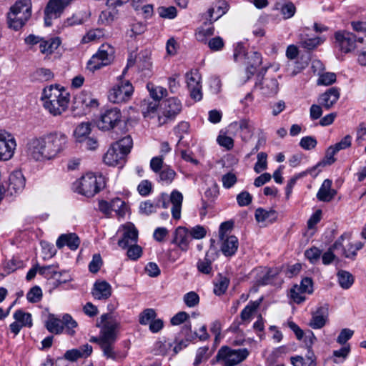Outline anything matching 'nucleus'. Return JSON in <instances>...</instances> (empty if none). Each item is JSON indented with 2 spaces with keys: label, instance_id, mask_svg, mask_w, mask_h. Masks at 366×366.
Returning a JSON list of instances; mask_svg holds the SVG:
<instances>
[{
  "label": "nucleus",
  "instance_id": "1",
  "mask_svg": "<svg viewBox=\"0 0 366 366\" xmlns=\"http://www.w3.org/2000/svg\"><path fill=\"white\" fill-rule=\"evenodd\" d=\"M41 99L44 108L54 116L61 114L68 108L69 94L65 89L51 85L44 89Z\"/></svg>",
  "mask_w": 366,
  "mask_h": 366
},
{
  "label": "nucleus",
  "instance_id": "2",
  "mask_svg": "<svg viewBox=\"0 0 366 366\" xmlns=\"http://www.w3.org/2000/svg\"><path fill=\"white\" fill-rule=\"evenodd\" d=\"M105 187L104 178L102 175L97 176L88 173L74 183V189L79 194L92 197Z\"/></svg>",
  "mask_w": 366,
  "mask_h": 366
},
{
  "label": "nucleus",
  "instance_id": "3",
  "mask_svg": "<svg viewBox=\"0 0 366 366\" xmlns=\"http://www.w3.org/2000/svg\"><path fill=\"white\" fill-rule=\"evenodd\" d=\"M44 144V156L46 160L56 157L67 147L68 137L60 132L50 133L42 137Z\"/></svg>",
  "mask_w": 366,
  "mask_h": 366
},
{
  "label": "nucleus",
  "instance_id": "4",
  "mask_svg": "<svg viewBox=\"0 0 366 366\" xmlns=\"http://www.w3.org/2000/svg\"><path fill=\"white\" fill-rule=\"evenodd\" d=\"M157 208L167 209L169 207L170 203L172 204V215L174 219H179L181 217V209L183 202L182 194L177 191L173 190L169 197L166 193H162L155 199Z\"/></svg>",
  "mask_w": 366,
  "mask_h": 366
},
{
  "label": "nucleus",
  "instance_id": "5",
  "mask_svg": "<svg viewBox=\"0 0 366 366\" xmlns=\"http://www.w3.org/2000/svg\"><path fill=\"white\" fill-rule=\"evenodd\" d=\"M247 348L234 350L228 346H222L217 352L216 359L222 361L224 366H235L243 362L249 355Z\"/></svg>",
  "mask_w": 366,
  "mask_h": 366
},
{
  "label": "nucleus",
  "instance_id": "6",
  "mask_svg": "<svg viewBox=\"0 0 366 366\" xmlns=\"http://www.w3.org/2000/svg\"><path fill=\"white\" fill-rule=\"evenodd\" d=\"M122 114L118 107L106 108L102 110L97 125L102 131H109L122 122Z\"/></svg>",
  "mask_w": 366,
  "mask_h": 366
},
{
  "label": "nucleus",
  "instance_id": "7",
  "mask_svg": "<svg viewBox=\"0 0 366 366\" xmlns=\"http://www.w3.org/2000/svg\"><path fill=\"white\" fill-rule=\"evenodd\" d=\"M113 47L109 44H102L98 51L89 60L87 69L91 71H94L109 64L113 59Z\"/></svg>",
  "mask_w": 366,
  "mask_h": 366
},
{
  "label": "nucleus",
  "instance_id": "8",
  "mask_svg": "<svg viewBox=\"0 0 366 366\" xmlns=\"http://www.w3.org/2000/svg\"><path fill=\"white\" fill-rule=\"evenodd\" d=\"M133 92L134 87L129 81H122L109 90L108 99L114 104L125 103L131 99Z\"/></svg>",
  "mask_w": 366,
  "mask_h": 366
},
{
  "label": "nucleus",
  "instance_id": "9",
  "mask_svg": "<svg viewBox=\"0 0 366 366\" xmlns=\"http://www.w3.org/2000/svg\"><path fill=\"white\" fill-rule=\"evenodd\" d=\"M99 323L97 324V327L100 328L99 336L92 337L91 342L97 343L99 347L102 344V340L105 332H112L113 330H119L120 327V321L117 317L112 312L103 314L101 317Z\"/></svg>",
  "mask_w": 366,
  "mask_h": 366
},
{
  "label": "nucleus",
  "instance_id": "10",
  "mask_svg": "<svg viewBox=\"0 0 366 366\" xmlns=\"http://www.w3.org/2000/svg\"><path fill=\"white\" fill-rule=\"evenodd\" d=\"M161 115L159 121L161 124L173 120L182 110V104L179 99L172 97L165 99L161 104Z\"/></svg>",
  "mask_w": 366,
  "mask_h": 366
},
{
  "label": "nucleus",
  "instance_id": "11",
  "mask_svg": "<svg viewBox=\"0 0 366 366\" xmlns=\"http://www.w3.org/2000/svg\"><path fill=\"white\" fill-rule=\"evenodd\" d=\"M72 0H49L47 3L44 13V24L46 26L52 24V19L60 17L64 9Z\"/></svg>",
  "mask_w": 366,
  "mask_h": 366
},
{
  "label": "nucleus",
  "instance_id": "12",
  "mask_svg": "<svg viewBox=\"0 0 366 366\" xmlns=\"http://www.w3.org/2000/svg\"><path fill=\"white\" fill-rule=\"evenodd\" d=\"M16 147L14 137L9 132L0 130V160L10 159L14 155Z\"/></svg>",
  "mask_w": 366,
  "mask_h": 366
},
{
  "label": "nucleus",
  "instance_id": "13",
  "mask_svg": "<svg viewBox=\"0 0 366 366\" xmlns=\"http://www.w3.org/2000/svg\"><path fill=\"white\" fill-rule=\"evenodd\" d=\"M335 44L344 53H349L356 46V36L346 31H339L335 34Z\"/></svg>",
  "mask_w": 366,
  "mask_h": 366
},
{
  "label": "nucleus",
  "instance_id": "14",
  "mask_svg": "<svg viewBox=\"0 0 366 366\" xmlns=\"http://www.w3.org/2000/svg\"><path fill=\"white\" fill-rule=\"evenodd\" d=\"M44 144L41 137H33L28 140L26 146V152L29 157L35 161L46 160L44 156Z\"/></svg>",
  "mask_w": 366,
  "mask_h": 366
},
{
  "label": "nucleus",
  "instance_id": "15",
  "mask_svg": "<svg viewBox=\"0 0 366 366\" xmlns=\"http://www.w3.org/2000/svg\"><path fill=\"white\" fill-rule=\"evenodd\" d=\"M313 292V282L311 278L305 277L300 285H295L290 290L291 298L297 304L305 300L304 293L312 294Z\"/></svg>",
  "mask_w": 366,
  "mask_h": 366
},
{
  "label": "nucleus",
  "instance_id": "16",
  "mask_svg": "<svg viewBox=\"0 0 366 366\" xmlns=\"http://www.w3.org/2000/svg\"><path fill=\"white\" fill-rule=\"evenodd\" d=\"M98 107V100L94 98L88 92L83 91L79 94H76L74 98V109H81L84 111L86 109L97 108Z\"/></svg>",
  "mask_w": 366,
  "mask_h": 366
},
{
  "label": "nucleus",
  "instance_id": "17",
  "mask_svg": "<svg viewBox=\"0 0 366 366\" xmlns=\"http://www.w3.org/2000/svg\"><path fill=\"white\" fill-rule=\"evenodd\" d=\"M118 330H113L112 332H104L100 348L103 354L107 358L116 359V353L114 351V344L117 340Z\"/></svg>",
  "mask_w": 366,
  "mask_h": 366
},
{
  "label": "nucleus",
  "instance_id": "18",
  "mask_svg": "<svg viewBox=\"0 0 366 366\" xmlns=\"http://www.w3.org/2000/svg\"><path fill=\"white\" fill-rule=\"evenodd\" d=\"M39 267V274L44 276L47 279H55L58 284L66 283L69 280V277L67 278H63L62 277L66 274V271H59V266L56 264H51L46 266H39L37 264Z\"/></svg>",
  "mask_w": 366,
  "mask_h": 366
},
{
  "label": "nucleus",
  "instance_id": "19",
  "mask_svg": "<svg viewBox=\"0 0 366 366\" xmlns=\"http://www.w3.org/2000/svg\"><path fill=\"white\" fill-rule=\"evenodd\" d=\"M126 157L122 152L112 145L104 156V162L109 166L122 167L125 163Z\"/></svg>",
  "mask_w": 366,
  "mask_h": 366
},
{
  "label": "nucleus",
  "instance_id": "20",
  "mask_svg": "<svg viewBox=\"0 0 366 366\" xmlns=\"http://www.w3.org/2000/svg\"><path fill=\"white\" fill-rule=\"evenodd\" d=\"M229 9L227 2L224 0H219L214 2L208 9L206 14V19L210 21V24L216 21L223 16Z\"/></svg>",
  "mask_w": 366,
  "mask_h": 366
},
{
  "label": "nucleus",
  "instance_id": "21",
  "mask_svg": "<svg viewBox=\"0 0 366 366\" xmlns=\"http://www.w3.org/2000/svg\"><path fill=\"white\" fill-rule=\"evenodd\" d=\"M9 183L7 192L11 194L21 192L25 187L26 179L21 171H14L9 179Z\"/></svg>",
  "mask_w": 366,
  "mask_h": 366
},
{
  "label": "nucleus",
  "instance_id": "22",
  "mask_svg": "<svg viewBox=\"0 0 366 366\" xmlns=\"http://www.w3.org/2000/svg\"><path fill=\"white\" fill-rule=\"evenodd\" d=\"M191 237L187 228L178 227L174 232L172 244H176L182 251H187L191 241Z\"/></svg>",
  "mask_w": 366,
  "mask_h": 366
},
{
  "label": "nucleus",
  "instance_id": "23",
  "mask_svg": "<svg viewBox=\"0 0 366 366\" xmlns=\"http://www.w3.org/2000/svg\"><path fill=\"white\" fill-rule=\"evenodd\" d=\"M328 319V305H325L320 307L317 310L312 312V317L310 322V326L313 329H320L323 327Z\"/></svg>",
  "mask_w": 366,
  "mask_h": 366
},
{
  "label": "nucleus",
  "instance_id": "24",
  "mask_svg": "<svg viewBox=\"0 0 366 366\" xmlns=\"http://www.w3.org/2000/svg\"><path fill=\"white\" fill-rule=\"evenodd\" d=\"M340 89L337 87H331L319 97V103L326 109H330L340 98Z\"/></svg>",
  "mask_w": 366,
  "mask_h": 366
},
{
  "label": "nucleus",
  "instance_id": "25",
  "mask_svg": "<svg viewBox=\"0 0 366 366\" xmlns=\"http://www.w3.org/2000/svg\"><path fill=\"white\" fill-rule=\"evenodd\" d=\"M138 240V230L134 225L124 227L122 239L118 241V245L122 249L127 248L132 244H136Z\"/></svg>",
  "mask_w": 366,
  "mask_h": 366
},
{
  "label": "nucleus",
  "instance_id": "26",
  "mask_svg": "<svg viewBox=\"0 0 366 366\" xmlns=\"http://www.w3.org/2000/svg\"><path fill=\"white\" fill-rule=\"evenodd\" d=\"M92 294L96 300H107L112 295L111 285L106 281H97L94 285Z\"/></svg>",
  "mask_w": 366,
  "mask_h": 366
},
{
  "label": "nucleus",
  "instance_id": "27",
  "mask_svg": "<svg viewBox=\"0 0 366 366\" xmlns=\"http://www.w3.org/2000/svg\"><path fill=\"white\" fill-rule=\"evenodd\" d=\"M80 244V239L75 233H69L61 234L56 240V244L59 249H61L65 245L70 249L76 250Z\"/></svg>",
  "mask_w": 366,
  "mask_h": 366
},
{
  "label": "nucleus",
  "instance_id": "28",
  "mask_svg": "<svg viewBox=\"0 0 366 366\" xmlns=\"http://www.w3.org/2000/svg\"><path fill=\"white\" fill-rule=\"evenodd\" d=\"M332 181L329 179H325L319 189L317 198L320 201L330 202L336 195L337 192L331 188Z\"/></svg>",
  "mask_w": 366,
  "mask_h": 366
},
{
  "label": "nucleus",
  "instance_id": "29",
  "mask_svg": "<svg viewBox=\"0 0 366 366\" xmlns=\"http://www.w3.org/2000/svg\"><path fill=\"white\" fill-rule=\"evenodd\" d=\"M221 240L222 242L221 245V251L223 254L226 257L233 256L238 249V239L235 236L231 235L226 237L224 238V239Z\"/></svg>",
  "mask_w": 366,
  "mask_h": 366
},
{
  "label": "nucleus",
  "instance_id": "30",
  "mask_svg": "<svg viewBox=\"0 0 366 366\" xmlns=\"http://www.w3.org/2000/svg\"><path fill=\"white\" fill-rule=\"evenodd\" d=\"M31 16H26L24 14L16 13L10 11L8 13L9 26L15 31L20 29Z\"/></svg>",
  "mask_w": 366,
  "mask_h": 366
},
{
  "label": "nucleus",
  "instance_id": "31",
  "mask_svg": "<svg viewBox=\"0 0 366 366\" xmlns=\"http://www.w3.org/2000/svg\"><path fill=\"white\" fill-rule=\"evenodd\" d=\"M254 216L255 219L258 222H267L269 223H273L277 219L278 214L274 209L266 210L259 207L255 210Z\"/></svg>",
  "mask_w": 366,
  "mask_h": 366
},
{
  "label": "nucleus",
  "instance_id": "32",
  "mask_svg": "<svg viewBox=\"0 0 366 366\" xmlns=\"http://www.w3.org/2000/svg\"><path fill=\"white\" fill-rule=\"evenodd\" d=\"M262 94L267 97L276 94L278 92V82L277 79L266 78L260 83Z\"/></svg>",
  "mask_w": 366,
  "mask_h": 366
},
{
  "label": "nucleus",
  "instance_id": "33",
  "mask_svg": "<svg viewBox=\"0 0 366 366\" xmlns=\"http://www.w3.org/2000/svg\"><path fill=\"white\" fill-rule=\"evenodd\" d=\"M214 28L212 24H210V21L206 19L204 25L198 29L196 33V39L197 41L206 44L207 38L214 35Z\"/></svg>",
  "mask_w": 366,
  "mask_h": 366
},
{
  "label": "nucleus",
  "instance_id": "34",
  "mask_svg": "<svg viewBox=\"0 0 366 366\" xmlns=\"http://www.w3.org/2000/svg\"><path fill=\"white\" fill-rule=\"evenodd\" d=\"M61 42L59 37L51 38L47 41L43 40L39 44L40 51L42 54H51L58 49Z\"/></svg>",
  "mask_w": 366,
  "mask_h": 366
},
{
  "label": "nucleus",
  "instance_id": "35",
  "mask_svg": "<svg viewBox=\"0 0 366 366\" xmlns=\"http://www.w3.org/2000/svg\"><path fill=\"white\" fill-rule=\"evenodd\" d=\"M346 234H342L335 242V243L330 247L333 252L337 251L340 252V254L342 256H344L346 258L354 259L356 257V252L353 251L351 253H348L347 249L343 247L342 242L346 237Z\"/></svg>",
  "mask_w": 366,
  "mask_h": 366
},
{
  "label": "nucleus",
  "instance_id": "36",
  "mask_svg": "<svg viewBox=\"0 0 366 366\" xmlns=\"http://www.w3.org/2000/svg\"><path fill=\"white\" fill-rule=\"evenodd\" d=\"M10 11L24 14L26 16H31V0H19L10 9Z\"/></svg>",
  "mask_w": 366,
  "mask_h": 366
},
{
  "label": "nucleus",
  "instance_id": "37",
  "mask_svg": "<svg viewBox=\"0 0 366 366\" xmlns=\"http://www.w3.org/2000/svg\"><path fill=\"white\" fill-rule=\"evenodd\" d=\"M46 329L51 333L61 334L63 329L62 320L54 317V315H50L49 320L46 322Z\"/></svg>",
  "mask_w": 366,
  "mask_h": 366
},
{
  "label": "nucleus",
  "instance_id": "38",
  "mask_svg": "<svg viewBox=\"0 0 366 366\" xmlns=\"http://www.w3.org/2000/svg\"><path fill=\"white\" fill-rule=\"evenodd\" d=\"M245 59H248L247 63L250 66L247 67V72L252 75L256 68L262 64V56L259 52L253 51L250 54V55L247 54V56H246Z\"/></svg>",
  "mask_w": 366,
  "mask_h": 366
},
{
  "label": "nucleus",
  "instance_id": "39",
  "mask_svg": "<svg viewBox=\"0 0 366 366\" xmlns=\"http://www.w3.org/2000/svg\"><path fill=\"white\" fill-rule=\"evenodd\" d=\"M262 298L256 301H250L249 304L242 310L240 317L243 321L249 320L253 312L259 307Z\"/></svg>",
  "mask_w": 366,
  "mask_h": 366
},
{
  "label": "nucleus",
  "instance_id": "40",
  "mask_svg": "<svg viewBox=\"0 0 366 366\" xmlns=\"http://www.w3.org/2000/svg\"><path fill=\"white\" fill-rule=\"evenodd\" d=\"M338 282L343 289H349L354 283L353 275L347 271L340 270L337 272Z\"/></svg>",
  "mask_w": 366,
  "mask_h": 366
},
{
  "label": "nucleus",
  "instance_id": "41",
  "mask_svg": "<svg viewBox=\"0 0 366 366\" xmlns=\"http://www.w3.org/2000/svg\"><path fill=\"white\" fill-rule=\"evenodd\" d=\"M197 268L199 272L204 274L212 273V261L209 258L208 253H206L203 259H199L197 262Z\"/></svg>",
  "mask_w": 366,
  "mask_h": 366
},
{
  "label": "nucleus",
  "instance_id": "42",
  "mask_svg": "<svg viewBox=\"0 0 366 366\" xmlns=\"http://www.w3.org/2000/svg\"><path fill=\"white\" fill-rule=\"evenodd\" d=\"M117 149L122 152L126 156L130 152L133 146V140L129 135H127L114 143Z\"/></svg>",
  "mask_w": 366,
  "mask_h": 366
},
{
  "label": "nucleus",
  "instance_id": "43",
  "mask_svg": "<svg viewBox=\"0 0 366 366\" xmlns=\"http://www.w3.org/2000/svg\"><path fill=\"white\" fill-rule=\"evenodd\" d=\"M14 318L22 327H31L32 326L31 315L29 312H25L21 310H17L14 313Z\"/></svg>",
  "mask_w": 366,
  "mask_h": 366
},
{
  "label": "nucleus",
  "instance_id": "44",
  "mask_svg": "<svg viewBox=\"0 0 366 366\" xmlns=\"http://www.w3.org/2000/svg\"><path fill=\"white\" fill-rule=\"evenodd\" d=\"M300 46L308 50H312L321 44V40L318 37L306 38L304 34H300Z\"/></svg>",
  "mask_w": 366,
  "mask_h": 366
},
{
  "label": "nucleus",
  "instance_id": "45",
  "mask_svg": "<svg viewBox=\"0 0 366 366\" xmlns=\"http://www.w3.org/2000/svg\"><path fill=\"white\" fill-rule=\"evenodd\" d=\"M63 329H66V332L68 335L72 336L75 334L74 330L77 327V322L72 318L69 314H65L62 317Z\"/></svg>",
  "mask_w": 366,
  "mask_h": 366
},
{
  "label": "nucleus",
  "instance_id": "46",
  "mask_svg": "<svg viewBox=\"0 0 366 366\" xmlns=\"http://www.w3.org/2000/svg\"><path fill=\"white\" fill-rule=\"evenodd\" d=\"M149 94L154 102H158L164 96H166L167 91L162 86L154 87L151 84H147Z\"/></svg>",
  "mask_w": 366,
  "mask_h": 366
},
{
  "label": "nucleus",
  "instance_id": "47",
  "mask_svg": "<svg viewBox=\"0 0 366 366\" xmlns=\"http://www.w3.org/2000/svg\"><path fill=\"white\" fill-rule=\"evenodd\" d=\"M90 132L91 124L89 122H82L76 127L74 131V135L77 141L79 142V139L87 137V135L89 134Z\"/></svg>",
  "mask_w": 366,
  "mask_h": 366
},
{
  "label": "nucleus",
  "instance_id": "48",
  "mask_svg": "<svg viewBox=\"0 0 366 366\" xmlns=\"http://www.w3.org/2000/svg\"><path fill=\"white\" fill-rule=\"evenodd\" d=\"M157 316L154 309L148 308L144 310L139 315V323L142 325L149 324Z\"/></svg>",
  "mask_w": 366,
  "mask_h": 366
},
{
  "label": "nucleus",
  "instance_id": "49",
  "mask_svg": "<svg viewBox=\"0 0 366 366\" xmlns=\"http://www.w3.org/2000/svg\"><path fill=\"white\" fill-rule=\"evenodd\" d=\"M176 176V172L171 168H166L159 172V182H162L166 184L172 182Z\"/></svg>",
  "mask_w": 366,
  "mask_h": 366
},
{
  "label": "nucleus",
  "instance_id": "50",
  "mask_svg": "<svg viewBox=\"0 0 366 366\" xmlns=\"http://www.w3.org/2000/svg\"><path fill=\"white\" fill-rule=\"evenodd\" d=\"M156 202H152L151 200H147L141 202L139 205V212L145 215H149L152 213H155L157 209Z\"/></svg>",
  "mask_w": 366,
  "mask_h": 366
},
{
  "label": "nucleus",
  "instance_id": "51",
  "mask_svg": "<svg viewBox=\"0 0 366 366\" xmlns=\"http://www.w3.org/2000/svg\"><path fill=\"white\" fill-rule=\"evenodd\" d=\"M42 291L39 286H34L26 294V299L29 302L36 303L41 300Z\"/></svg>",
  "mask_w": 366,
  "mask_h": 366
},
{
  "label": "nucleus",
  "instance_id": "52",
  "mask_svg": "<svg viewBox=\"0 0 366 366\" xmlns=\"http://www.w3.org/2000/svg\"><path fill=\"white\" fill-rule=\"evenodd\" d=\"M112 210L114 211L119 216H124L127 210V205L120 198H115L111 201Z\"/></svg>",
  "mask_w": 366,
  "mask_h": 366
},
{
  "label": "nucleus",
  "instance_id": "53",
  "mask_svg": "<svg viewBox=\"0 0 366 366\" xmlns=\"http://www.w3.org/2000/svg\"><path fill=\"white\" fill-rule=\"evenodd\" d=\"M186 79L188 89L201 86L200 76L197 71L187 72L186 74Z\"/></svg>",
  "mask_w": 366,
  "mask_h": 366
},
{
  "label": "nucleus",
  "instance_id": "54",
  "mask_svg": "<svg viewBox=\"0 0 366 366\" xmlns=\"http://www.w3.org/2000/svg\"><path fill=\"white\" fill-rule=\"evenodd\" d=\"M184 304L189 307H194L199 302V297L195 292H189L183 297Z\"/></svg>",
  "mask_w": 366,
  "mask_h": 366
},
{
  "label": "nucleus",
  "instance_id": "55",
  "mask_svg": "<svg viewBox=\"0 0 366 366\" xmlns=\"http://www.w3.org/2000/svg\"><path fill=\"white\" fill-rule=\"evenodd\" d=\"M267 154L265 152H260L257 154V162H256L254 169L256 173H260L261 171L267 169Z\"/></svg>",
  "mask_w": 366,
  "mask_h": 366
},
{
  "label": "nucleus",
  "instance_id": "56",
  "mask_svg": "<svg viewBox=\"0 0 366 366\" xmlns=\"http://www.w3.org/2000/svg\"><path fill=\"white\" fill-rule=\"evenodd\" d=\"M336 81V74L333 72H325L322 74L318 80L317 84L320 85L328 86Z\"/></svg>",
  "mask_w": 366,
  "mask_h": 366
},
{
  "label": "nucleus",
  "instance_id": "57",
  "mask_svg": "<svg viewBox=\"0 0 366 366\" xmlns=\"http://www.w3.org/2000/svg\"><path fill=\"white\" fill-rule=\"evenodd\" d=\"M317 142L312 136L304 137L300 139V146L305 150H311L317 146Z\"/></svg>",
  "mask_w": 366,
  "mask_h": 366
},
{
  "label": "nucleus",
  "instance_id": "58",
  "mask_svg": "<svg viewBox=\"0 0 366 366\" xmlns=\"http://www.w3.org/2000/svg\"><path fill=\"white\" fill-rule=\"evenodd\" d=\"M229 283V279L221 276L219 282L215 285L214 294L219 296L223 295L227 291Z\"/></svg>",
  "mask_w": 366,
  "mask_h": 366
},
{
  "label": "nucleus",
  "instance_id": "59",
  "mask_svg": "<svg viewBox=\"0 0 366 366\" xmlns=\"http://www.w3.org/2000/svg\"><path fill=\"white\" fill-rule=\"evenodd\" d=\"M127 248V254L130 259L137 260L142 256V249L137 243L129 245Z\"/></svg>",
  "mask_w": 366,
  "mask_h": 366
},
{
  "label": "nucleus",
  "instance_id": "60",
  "mask_svg": "<svg viewBox=\"0 0 366 366\" xmlns=\"http://www.w3.org/2000/svg\"><path fill=\"white\" fill-rule=\"evenodd\" d=\"M145 30V25L142 23L137 22L132 25L131 29L127 31V35L131 38H134L137 35L143 34Z\"/></svg>",
  "mask_w": 366,
  "mask_h": 366
},
{
  "label": "nucleus",
  "instance_id": "61",
  "mask_svg": "<svg viewBox=\"0 0 366 366\" xmlns=\"http://www.w3.org/2000/svg\"><path fill=\"white\" fill-rule=\"evenodd\" d=\"M158 103L157 102H149V100H144L141 104L142 113L144 117L150 113H154L157 108Z\"/></svg>",
  "mask_w": 366,
  "mask_h": 366
},
{
  "label": "nucleus",
  "instance_id": "62",
  "mask_svg": "<svg viewBox=\"0 0 366 366\" xmlns=\"http://www.w3.org/2000/svg\"><path fill=\"white\" fill-rule=\"evenodd\" d=\"M321 254V250L315 247L307 249L305 252V257L312 264L317 262L319 260Z\"/></svg>",
  "mask_w": 366,
  "mask_h": 366
},
{
  "label": "nucleus",
  "instance_id": "63",
  "mask_svg": "<svg viewBox=\"0 0 366 366\" xmlns=\"http://www.w3.org/2000/svg\"><path fill=\"white\" fill-rule=\"evenodd\" d=\"M207 44L209 48L213 51H220L224 46V41L220 36L210 39L207 41Z\"/></svg>",
  "mask_w": 366,
  "mask_h": 366
},
{
  "label": "nucleus",
  "instance_id": "64",
  "mask_svg": "<svg viewBox=\"0 0 366 366\" xmlns=\"http://www.w3.org/2000/svg\"><path fill=\"white\" fill-rule=\"evenodd\" d=\"M102 265V259L99 254H94L89 264V269L92 273H97Z\"/></svg>",
  "mask_w": 366,
  "mask_h": 366
}]
</instances>
